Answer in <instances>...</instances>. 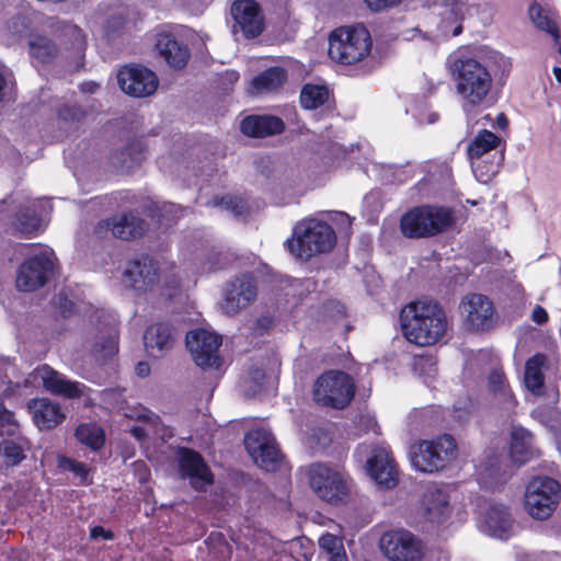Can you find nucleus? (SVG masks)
<instances>
[{
  "mask_svg": "<svg viewBox=\"0 0 561 561\" xmlns=\"http://www.w3.org/2000/svg\"><path fill=\"white\" fill-rule=\"evenodd\" d=\"M437 118H438L437 114L432 113V114L430 115V117H428L427 123L433 124V123H435V122L437 121Z\"/></svg>",
  "mask_w": 561,
  "mask_h": 561,
  "instance_id": "nucleus-63",
  "label": "nucleus"
},
{
  "mask_svg": "<svg viewBox=\"0 0 561 561\" xmlns=\"http://www.w3.org/2000/svg\"><path fill=\"white\" fill-rule=\"evenodd\" d=\"M366 469L369 477L383 489H392L398 483V468L390 450L385 446H376L367 459Z\"/></svg>",
  "mask_w": 561,
  "mask_h": 561,
  "instance_id": "nucleus-16",
  "label": "nucleus"
},
{
  "mask_svg": "<svg viewBox=\"0 0 561 561\" xmlns=\"http://www.w3.org/2000/svg\"><path fill=\"white\" fill-rule=\"evenodd\" d=\"M538 450L534 447L533 435L524 427H513L511 432V458L512 461L523 465L538 456Z\"/></svg>",
  "mask_w": 561,
  "mask_h": 561,
  "instance_id": "nucleus-29",
  "label": "nucleus"
},
{
  "mask_svg": "<svg viewBox=\"0 0 561 561\" xmlns=\"http://www.w3.org/2000/svg\"><path fill=\"white\" fill-rule=\"evenodd\" d=\"M39 206L41 202L35 199L27 201L26 204L21 206L13 221V226L19 232L30 236L39 230L41 218L37 214Z\"/></svg>",
  "mask_w": 561,
  "mask_h": 561,
  "instance_id": "nucleus-32",
  "label": "nucleus"
},
{
  "mask_svg": "<svg viewBox=\"0 0 561 561\" xmlns=\"http://www.w3.org/2000/svg\"><path fill=\"white\" fill-rule=\"evenodd\" d=\"M233 76V79L237 80L238 79V75L237 73H232Z\"/></svg>",
  "mask_w": 561,
  "mask_h": 561,
  "instance_id": "nucleus-64",
  "label": "nucleus"
},
{
  "mask_svg": "<svg viewBox=\"0 0 561 561\" xmlns=\"http://www.w3.org/2000/svg\"><path fill=\"white\" fill-rule=\"evenodd\" d=\"M117 335L115 327L110 325L100 336L96 335L91 345V353L99 362H106L117 353Z\"/></svg>",
  "mask_w": 561,
  "mask_h": 561,
  "instance_id": "nucleus-37",
  "label": "nucleus"
},
{
  "mask_svg": "<svg viewBox=\"0 0 561 561\" xmlns=\"http://www.w3.org/2000/svg\"><path fill=\"white\" fill-rule=\"evenodd\" d=\"M102 537L103 539H112L113 534L108 530H105L101 526H95L91 529V538L96 539Z\"/></svg>",
  "mask_w": 561,
  "mask_h": 561,
  "instance_id": "nucleus-55",
  "label": "nucleus"
},
{
  "mask_svg": "<svg viewBox=\"0 0 561 561\" xmlns=\"http://www.w3.org/2000/svg\"><path fill=\"white\" fill-rule=\"evenodd\" d=\"M27 408L35 425L41 431L53 430L66 419L60 404L48 398L32 399Z\"/></svg>",
  "mask_w": 561,
  "mask_h": 561,
  "instance_id": "nucleus-23",
  "label": "nucleus"
},
{
  "mask_svg": "<svg viewBox=\"0 0 561 561\" xmlns=\"http://www.w3.org/2000/svg\"><path fill=\"white\" fill-rule=\"evenodd\" d=\"M484 531L497 538H506L513 527L510 510L502 504H491L484 516Z\"/></svg>",
  "mask_w": 561,
  "mask_h": 561,
  "instance_id": "nucleus-27",
  "label": "nucleus"
},
{
  "mask_svg": "<svg viewBox=\"0 0 561 561\" xmlns=\"http://www.w3.org/2000/svg\"><path fill=\"white\" fill-rule=\"evenodd\" d=\"M57 466L62 471L72 472L76 477L79 478L81 483L87 481L89 470L84 463L76 461L66 456H59Z\"/></svg>",
  "mask_w": 561,
  "mask_h": 561,
  "instance_id": "nucleus-45",
  "label": "nucleus"
},
{
  "mask_svg": "<svg viewBox=\"0 0 561 561\" xmlns=\"http://www.w3.org/2000/svg\"><path fill=\"white\" fill-rule=\"evenodd\" d=\"M404 337L417 346L439 343L449 330L444 308L432 300H416L407 305L400 314Z\"/></svg>",
  "mask_w": 561,
  "mask_h": 561,
  "instance_id": "nucleus-1",
  "label": "nucleus"
},
{
  "mask_svg": "<svg viewBox=\"0 0 561 561\" xmlns=\"http://www.w3.org/2000/svg\"><path fill=\"white\" fill-rule=\"evenodd\" d=\"M30 440L25 436L5 438L0 442V456L8 467H15L26 458Z\"/></svg>",
  "mask_w": 561,
  "mask_h": 561,
  "instance_id": "nucleus-33",
  "label": "nucleus"
},
{
  "mask_svg": "<svg viewBox=\"0 0 561 561\" xmlns=\"http://www.w3.org/2000/svg\"><path fill=\"white\" fill-rule=\"evenodd\" d=\"M56 45L47 37H37L30 42V54L42 64L49 62L57 55Z\"/></svg>",
  "mask_w": 561,
  "mask_h": 561,
  "instance_id": "nucleus-42",
  "label": "nucleus"
},
{
  "mask_svg": "<svg viewBox=\"0 0 561 561\" xmlns=\"http://www.w3.org/2000/svg\"><path fill=\"white\" fill-rule=\"evenodd\" d=\"M553 73L556 76V79L561 83V68L554 67L553 68Z\"/></svg>",
  "mask_w": 561,
  "mask_h": 561,
  "instance_id": "nucleus-62",
  "label": "nucleus"
},
{
  "mask_svg": "<svg viewBox=\"0 0 561 561\" xmlns=\"http://www.w3.org/2000/svg\"><path fill=\"white\" fill-rule=\"evenodd\" d=\"M174 336L172 328L167 323L150 325L144 334V344L147 353L152 357H161L173 347Z\"/></svg>",
  "mask_w": 561,
  "mask_h": 561,
  "instance_id": "nucleus-24",
  "label": "nucleus"
},
{
  "mask_svg": "<svg viewBox=\"0 0 561 561\" xmlns=\"http://www.w3.org/2000/svg\"><path fill=\"white\" fill-rule=\"evenodd\" d=\"M59 116L64 119L79 121L83 116V112L77 106H65L59 111Z\"/></svg>",
  "mask_w": 561,
  "mask_h": 561,
  "instance_id": "nucleus-53",
  "label": "nucleus"
},
{
  "mask_svg": "<svg viewBox=\"0 0 561 561\" xmlns=\"http://www.w3.org/2000/svg\"><path fill=\"white\" fill-rule=\"evenodd\" d=\"M560 495V484L549 477H536L526 486L524 506L536 519H547L554 512Z\"/></svg>",
  "mask_w": 561,
  "mask_h": 561,
  "instance_id": "nucleus-8",
  "label": "nucleus"
},
{
  "mask_svg": "<svg viewBox=\"0 0 561 561\" xmlns=\"http://www.w3.org/2000/svg\"><path fill=\"white\" fill-rule=\"evenodd\" d=\"M78 440L93 449H99L104 443L102 428L95 423L81 424L76 430Z\"/></svg>",
  "mask_w": 561,
  "mask_h": 561,
  "instance_id": "nucleus-41",
  "label": "nucleus"
},
{
  "mask_svg": "<svg viewBox=\"0 0 561 561\" xmlns=\"http://www.w3.org/2000/svg\"><path fill=\"white\" fill-rule=\"evenodd\" d=\"M434 450L439 457L440 463L445 467L449 461L454 460L457 456V445L450 435H443L432 440Z\"/></svg>",
  "mask_w": 561,
  "mask_h": 561,
  "instance_id": "nucleus-43",
  "label": "nucleus"
},
{
  "mask_svg": "<svg viewBox=\"0 0 561 561\" xmlns=\"http://www.w3.org/2000/svg\"><path fill=\"white\" fill-rule=\"evenodd\" d=\"M162 216L171 219H176L183 216L185 209L180 205H175L172 203H163L161 207Z\"/></svg>",
  "mask_w": 561,
  "mask_h": 561,
  "instance_id": "nucleus-51",
  "label": "nucleus"
},
{
  "mask_svg": "<svg viewBox=\"0 0 561 561\" xmlns=\"http://www.w3.org/2000/svg\"><path fill=\"white\" fill-rule=\"evenodd\" d=\"M226 266L219 252H211L207 257V262L202 266L203 273L213 272Z\"/></svg>",
  "mask_w": 561,
  "mask_h": 561,
  "instance_id": "nucleus-50",
  "label": "nucleus"
},
{
  "mask_svg": "<svg viewBox=\"0 0 561 561\" xmlns=\"http://www.w3.org/2000/svg\"><path fill=\"white\" fill-rule=\"evenodd\" d=\"M245 448L253 461L266 471L276 470L282 454L273 434L265 428H254L244 437Z\"/></svg>",
  "mask_w": 561,
  "mask_h": 561,
  "instance_id": "nucleus-11",
  "label": "nucleus"
},
{
  "mask_svg": "<svg viewBox=\"0 0 561 561\" xmlns=\"http://www.w3.org/2000/svg\"><path fill=\"white\" fill-rule=\"evenodd\" d=\"M284 130V123L276 116H249L241 123V131L251 137H266Z\"/></svg>",
  "mask_w": 561,
  "mask_h": 561,
  "instance_id": "nucleus-30",
  "label": "nucleus"
},
{
  "mask_svg": "<svg viewBox=\"0 0 561 561\" xmlns=\"http://www.w3.org/2000/svg\"><path fill=\"white\" fill-rule=\"evenodd\" d=\"M363 1L373 11H381L383 9L393 7L401 2V0H363Z\"/></svg>",
  "mask_w": 561,
  "mask_h": 561,
  "instance_id": "nucleus-52",
  "label": "nucleus"
},
{
  "mask_svg": "<svg viewBox=\"0 0 561 561\" xmlns=\"http://www.w3.org/2000/svg\"><path fill=\"white\" fill-rule=\"evenodd\" d=\"M210 205L215 207H224L237 216L242 215L245 209L243 202L233 196L215 197L210 202Z\"/></svg>",
  "mask_w": 561,
  "mask_h": 561,
  "instance_id": "nucleus-46",
  "label": "nucleus"
},
{
  "mask_svg": "<svg viewBox=\"0 0 561 561\" xmlns=\"http://www.w3.org/2000/svg\"><path fill=\"white\" fill-rule=\"evenodd\" d=\"M512 466L499 455H488L477 468L479 484L488 490H494L504 484L512 476Z\"/></svg>",
  "mask_w": 561,
  "mask_h": 561,
  "instance_id": "nucleus-21",
  "label": "nucleus"
},
{
  "mask_svg": "<svg viewBox=\"0 0 561 561\" xmlns=\"http://www.w3.org/2000/svg\"><path fill=\"white\" fill-rule=\"evenodd\" d=\"M423 506L427 518L432 522H440L448 511V497L445 492L436 486L427 488L423 496Z\"/></svg>",
  "mask_w": 561,
  "mask_h": 561,
  "instance_id": "nucleus-36",
  "label": "nucleus"
},
{
  "mask_svg": "<svg viewBox=\"0 0 561 561\" xmlns=\"http://www.w3.org/2000/svg\"><path fill=\"white\" fill-rule=\"evenodd\" d=\"M319 545L327 553L331 554L343 548L342 541L332 534H325L320 537Z\"/></svg>",
  "mask_w": 561,
  "mask_h": 561,
  "instance_id": "nucleus-49",
  "label": "nucleus"
},
{
  "mask_svg": "<svg viewBox=\"0 0 561 561\" xmlns=\"http://www.w3.org/2000/svg\"><path fill=\"white\" fill-rule=\"evenodd\" d=\"M287 80V72L282 67H272L252 80L255 93L264 94L277 91Z\"/></svg>",
  "mask_w": 561,
  "mask_h": 561,
  "instance_id": "nucleus-34",
  "label": "nucleus"
},
{
  "mask_svg": "<svg viewBox=\"0 0 561 561\" xmlns=\"http://www.w3.org/2000/svg\"><path fill=\"white\" fill-rule=\"evenodd\" d=\"M221 342L220 335L206 329L192 330L186 335V345L194 363L204 369H218L221 366Z\"/></svg>",
  "mask_w": 561,
  "mask_h": 561,
  "instance_id": "nucleus-10",
  "label": "nucleus"
},
{
  "mask_svg": "<svg viewBox=\"0 0 561 561\" xmlns=\"http://www.w3.org/2000/svg\"><path fill=\"white\" fill-rule=\"evenodd\" d=\"M438 7L442 10L437 11V14L440 15L442 21L439 24V28L443 34L453 36H457L462 32L461 21L465 19L469 8L468 5L459 0H455L450 3L440 1L439 3H435L434 8Z\"/></svg>",
  "mask_w": 561,
  "mask_h": 561,
  "instance_id": "nucleus-25",
  "label": "nucleus"
},
{
  "mask_svg": "<svg viewBox=\"0 0 561 561\" xmlns=\"http://www.w3.org/2000/svg\"><path fill=\"white\" fill-rule=\"evenodd\" d=\"M137 375L145 377L149 374V365L147 363H139L136 367Z\"/></svg>",
  "mask_w": 561,
  "mask_h": 561,
  "instance_id": "nucleus-59",
  "label": "nucleus"
},
{
  "mask_svg": "<svg viewBox=\"0 0 561 561\" xmlns=\"http://www.w3.org/2000/svg\"><path fill=\"white\" fill-rule=\"evenodd\" d=\"M336 236L330 225L317 219H307L296 225L293 237L285 245L291 255L307 261L314 255L330 252Z\"/></svg>",
  "mask_w": 561,
  "mask_h": 561,
  "instance_id": "nucleus-3",
  "label": "nucleus"
},
{
  "mask_svg": "<svg viewBox=\"0 0 561 561\" xmlns=\"http://www.w3.org/2000/svg\"><path fill=\"white\" fill-rule=\"evenodd\" d=\"M336 216H337V220L341 224V226H343L345 228L351 227L352 219H351V217L347 214H345V213H337Z\"/></svg>",
  "mask_w": 561,
  "mask_h": 561,
  "instance_id": "nucleus-57",
  "label": "nucleus"
},
{
  "mask_svg": "<svg viewBox=\"0 0 561 561\" xmlns=\"http://www.w3.org/2000/svg\"><path fill=\"white\" fill-rule=\"evenodd\" d=\"M380 547L390 561H422L424 556L421 540L405 529L385 534Z\"/></svg>",
  "mask_w": 561,
  "mask_h": 561,
  "instance_id": "nucleus-12",
  "label": "nucleus"
},
{
  "mask_svg": "<svg viewBox=\"0 0 561 561\" xmlns=\"http://www.w3.org/2000/svg\"><path fill=\"white\" fill-rule=\"evenodd\" d=\"M178 462L181 476L190 479L194 489L203 490L213 482V474L198 453L181 448L178 453Z\"/></svg>",
  "mask_w": 561,
  "mask_h": 561,
  "instance_id": "nucleus-20",
  "label": "nucleus"
},
{
  "mask_svg": "<svg viewBox=\"0 0 561 561\" xmlns=\"http://www.w3.org/2000/svg\"><path fill=\"white\" fill-rule=\"evenodd\" d=\"M459 312L470 331L489 330L494 322L493 302L482 294L466 295L459 304Z\"/></svg>",
  "mask_w": 561,
  "mask_h": 561,
  "instance_id": "nucleus-13",
  "label": "nucleus"
},
{
  "mask_svg": "<svg viewBox=\"0 0 561 561\" xmlns=\"http://www.w3.org/2000/svg\"><path fill=\"white\" fill-rule=\"evenodd\" d=\"M156 50L173 68H183L190 57L187 47L165 32L157 34Z\"/></svg>",
  "mask_w": 561,
  "mask_h": 561,
  "instance_id": "nucleus-26",
  "label": "nucleus"
},
{
  "mask_svg": "<svg viewBox=\"0 0 561 561\" xmlns=\"http://www.w3.org/2000/svg\"><path fill=\"white\" fill-rule=\"evenodd\" d=\"M99 89V84L95 82H84L81 84L82 92L94 93Z\"/></svg>",
  "mask_w": 561,
  "mask_h": 561,
  "instance_id": "nucleus-58",
  "label": "nucleus"
},
{
  "mask_svg": "<svg viewBox=\"0 0 561 561\" xmlns=\"http://www.w3.org/2000/svg\"><path fill=\"white\" fill-rule=\"evenodd\" d=\"M55 260V253L49 248H42L32 254L18 270V289L21 291H33L43 287L54 268Z\"/></svg>",
  "mask_w": 561,
  "mask_h": 561,
  "instance_id": "nucleus-9",
  "label": "nucleus"
},
{
  "mask_svg": "<svg viewBox=\"0 0 561 561\" xmlns=\"http://www.w3.org/2000/svg\"><path fill=\"white\" fill-rule=\"evenodd\" d=\"M158 279L157 263L148 256L129 262L122 275L125 286L140 291L151 288Z\"/></svg>",
  "mask_w": 561,
  "mask_h": 561,
  "instance_id": "nucleus-19",
  "label": "nucleus"
},
{
  "mask_svg": "<svg viewBox=\"0 0 561 561\" xmlns=\"http://www.w3.org/2000/svg\"><path fill=\"white\" fill-rule=\"evenodd\" d=\"M446 65L466 110L484 105L491 100L493 75L483 62L456 53L448 57Z\"/></svg>",
  "mask_w": 561,
  "mask_h": 561,
  "instance_id": "nucleus-2",
  "label": "nucleus"
},
{
  "mask_svg": "<svg viewBox=\"0 0 561 561\" xmlns=\"http://www.w3.org/2000/svg\"><path fill=\"white\" fill-rule=\"evenodd\" d=\"M65 36H68L71 38V45L72 48L77 53H82L85 48V36L82 33V31L73 25V24H67L64 28Z\"/></svg>",
  "mask_w": 561,
  "mask_h": 561,
  "instance_id": "nucleus-48",
  "label": "nucleus"
},
{
  "mask_svg": "<svg viewBox=\"0 0 561 561\" xmlns=\"http://www.w3.org/2000/svg\"><path fill=\"white\" fill-rule=\"evenodd\" d=\"M547 358L542 354H536L530 357L525 365L524 382L526 388L534 394H541L543 388L545 376L543 367Z\"/></svg>",
  "mask_w": 561,
  "mask_h": 561,
  "instance_id": "nucleus-35",
  "label": "nucleus"
},
{
  "mask_svg": "<svg viewBox=\"0 0 561 561\" xmlns=\"http://www.w3.org/2000/svg\"><path fill=\"white\" fill-rule=\"evenodd\" d=\"M373 39L363 24L341 26L329 36V56L341 65H354L370 54Z\"/></svg>",
  "mask_w": 561,
  "mask_h": 561,
  "instance_id": "nucleus-4",
  "label": "nucleus"
},
{
  "mask_svg": "<svg viewBox=\"0 0 561 561\" xmlns=\"http://www.w3.org/2000/svg\"><path fill=\"white\" fill-rule=\"evenodd\" d=\"M529 16L538 28L549 33L556 41L559 39L560 34L553 13L535 3L529 8Z\"/></svg>",
  "mask_w": 561,
  "mask_h": 561,
  "instance_id": "nucleus-39",
  "label": "nucleus"
},
{
  "mask_svg": "<svg viewBox=\"0 0 561 561\" xmlns=\"http://www.w3.org/2000/svg\"><path fill=\"white\" fill-rule=\"evenodd\" d=\"M329 98V90L324 85L306 84L300 92V103L307 110L323 105Z\"/></svg>",
  "mask_w": 561,
  "mask_h": 561,
  "instance_id": "nucleus-40",
  "label": "nucleus"
},
{
  "mask_svg": "<svg viewBox=\"0 0 561 561\" xmlns=\"http://www.w3.org/2000/svg\"><path fill=\"white\" fill-rule=\"evenodd\" d=\"M308 483L318 497L330 503H344L350 494L348 482L337 469L316 462L307 468Z\"/></svg>",
  "mask_w": 561,
  "mask_h": 561,
  "instance_id": "nucleus-6",
  "label": "nucleus"
},
{
  "mask_svg": "<svg viewBox=\"0 0 561 561\" xmlns=\"http://www.w3.org/2000/svg\"><path fill=\"white\" fill-rule=\"evenodd\" d=\"M12 24L14 25L15 28V31L13 32L15 35H22L24 33L26 26L24 24L23 19L18 18L12 22Z\"/></svg>",
  "mask_w": 561,
  "mask_h": 561,
  "instance_id": "nucleus-56",
  "label": "nucleus"
},
{
  "mask_svg": "<svg viewBox=\"0 0 561 561\" xmlns=\"http://www.w3.org/2000/svg\"><path fill=\"white\" fill-rule=\"evenodd\" d=\"M453 224V213L448 208L419 206L402 216L400 228L404 237L420 239L444 232Z\"/></svg>",
  "mask_w": 561,
  "mask_h": 561,
  "instance_id": "nucleus-5",
  "label": "nucleus"
},
{
  "mask_svg": "<svg viewBox=\"0 0 561 561\" xmlns=\"http://www.w3.org/2000/svg\"><path fill=\"white\" fill-rule=\"evenodd\" d=\"M117 82L123 92L135 98L153 94L159 81L157 75L141 66H125L117 73Z\"/></svg>",
  "mask_w": 561,
  "mask_h": 561,
  "instance_id": "nucleus-15",
  "label": "nucleus"
},
{
  "mask_svg": "<svg viewBox=\"0 0 561 561\" xmlns=\"http://www.w3.org/2000/svg\"><path fill=\"white\" fill-rule=\"evenodd\" d=\"M131 434L138 439H141L146 435L145 430L140 426H134L131 428Z\"/></svg>",
  "mask_w": 561,
  "mask_h": 561,
  "instance_id": "nucleus-61",
  "label": "nucleus"
},
{
  "mask_svg": "<svg viewBox=\"0 0 561 561\" xmlns=\"http://www.w3.org/2000/svg\"><path fill=\"white\" fill-rule=\"evenodd\" d=\"M488 390L492 400L502 409L512 410L515 408L517 401L501 369L496 368L489 375Z\"/></svg>",
  "mask_w": 561,
  "mask_h": 561,
  "instance_id": "nucleus-28",
  "label": "nucleus"
},
{
  "mask_svg": "<svg viewBox=\"0 0 561 561\" xmlns=\"http://www.w3.org/2000/svg\"><path fill=\"white\" fill-rule=\"evenodd\" d=\"M231 14L234 20L233 32L240 31L244 37H257L264 30V19L261 8L254 0L233 2Z\"/></svg>",
  "mask_w": 561,
  "mask_h": 561,
  "instance_id": "nucleus-17",
  "label": "nucleus"
},
{
  "mask_svg": "<svg viewBox=\"0 0 561 561\" xmlns=\"http://www.w3.org/2000/svg\"><path fill=\"white\" fill-rule=\"evenodd\" d=\"M330 559L331 561H346V553L344 551V548H342L340 551L331 553Z\"/></svg>",
  "mask_w": 561,
  "mask_h": 561,
  "instance_id": "nucleus-60",
  "label": "nucleus"
},
{
  "mask_svg": "<svg viewBox=\"0 0 561 561\" xmlns=\"http://www.w3.org/2000/svg\"><path fill=\"white\" fill-rule=\"evenodd\" d=\"M257 297V287L253 276L243 274L226 284L221 310L228 316H236L252 305Z\"/></svg>",
  "mask_w": 561,
  "mask_h": 561,
  "instance_id": "nucleus-14",
  "label": "nucleus"
},
{
  "mask_svg": "<svg viewBox=\"0 0 561 561\" xmlns=\"http://www.w3.org/2000/svg\"><path fill=\"white\" fill-rule=\"evenodd\" d=\"M0 435L10 437L22 436L20 425L15 420L13 412L0 404Z\"/></svg>",
  "mask_w": 561,
  "mask_h": 561,
  "instance_id": "nucleus-44",
  "label": "nucleus"
},
{
  "mask_svg": "<svg viewBox=\"0 0 561 561\" xmlns=\"http://www.w3.org/2000/svg\"><path fill=\"white\" fill-rule=\"evenodd\" d=\"M499 144L500 137L484 129L481 130L468 146L467 152L471 161L472 170L476 178L482 183H488L497 173V165L492 163L484 172L480 165L479 159L495 149Z\"/></svg>",
  "mask_w": 561,
  "mask_h": 561,
  "instance_id": "nucleus-18",
  "label": "nucleus"
},
{
  "mask_svg": "<svg viewBox=\"0 0 561 561\" xmlns=\"http://www.w3.org/2000/svg\"><path fill=\"white\" fill-rule=\"evenodd\" d=\"M122 165L130 169L134 164H138L144 159L142 148L140 144H133L126 148L122 153Z\"/></svg>",
  "mask_w": 561,
  "mask_h": 561,
  "instance_id": "nucleus-47",
  "label": "nucleus"
},
{
  "mask_svg": "<svg viewBox=\"0 0 561 561\" xmlns=\"http://www.w3.org/2000/svg\"><path fill=\"white\" fill-rule=\"evenodd\" d=\"M432 440H423L411 451L412 466L422 472H434L443 469L439 457L435 454Z\"/></svg>",
  "mask_w": 561,
  "mask_h": 561,
  "instance_id": "nucleus-31",
  "label": "nucleus"
},
{
  "mask_svg": "<svg viewBox=\"0 0 561 561\" xmlns=\"http://www.w3.org/2000/svg\"><path fill=\"white\" fill-rule=\"evenodd\" d=\"M355 394L353 379L343 371L330 370L322 374L314 382V401L323 407L343 409Z\"/></svg>",
  "mask_w": 561,
  "mask_h": 561,
  "instance_id": "nucleus-7",
  "label": "nucleus"
},
{
  "mask_svg": "<svg viewBox=\"0 0 561 561\" xmlns=\"http://www.w3.org/2000/svg\"><path fill=\"white\" fill-rule=\"evenodd\" d=\"M531 318L536 323L542 324L548 320V313L542 307L537 306L533 311Z\"/></svg>",
  "mask_w": 561,
  "mask_h": 561,
  "instance_id": "nucleus-54",
  "label": "nucleus"
},
{
  "mask_svg": "<svg viewBox=\"0 0 561 561\" xmlns=\"http://www.w3.org/2000/svg\"><path fill=\"white\" fill-rule=\"evenodd\" d=\"M35 377L39 379L43 387L53 394L64 396L66 398H79L83 396L85 386L68 380L57 370L48 365H43L35 369Z\"/></svg>",
  "mask_w": 561,
  "mask_h": 561,
  "instance_id": "nucleus-22",
  "label": "nucleus"
},
{
  "mask_svg": "<svg viewBox=\"0 0 561 561\" xmlns=\"http://www.w3.org/2000/svg\"><path fill=\"white\" fill-rule=\"evenodd\" d=\"M146 222L137 215L126 214L113 222L112 231L117 238L128 240L141 236Z\"/></svg>",
  "mask_w": 561,
  "mask_h": 561,
  "instance_id": "nucleus-38",
  "label": "nucleus"
}]
</instances>
